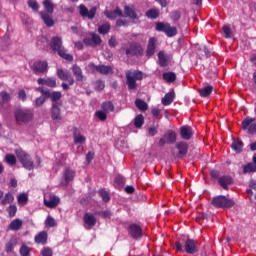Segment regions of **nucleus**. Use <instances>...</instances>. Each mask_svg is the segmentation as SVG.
I'll list each match as a JSON object with an SVG mask.
<instances>
[{
	"label": "nucleus",
	"mask_w": 256,
	"mask_h": 256,
	"mask_svg": "<svg viewBox=\"0 0 256 256\" xmlns=\"http://www.w3.org/2000/svg\"><path fill=\"white\" fill-rule=\"evenodd\" d=\"M174 100H175V92H168L162 98V105L164 106L171 105Z\"/></svg>",
	"instance_id": "30"
},
{
	"label": "nucleus",
	"mask_w": 256,
	"mask_h": 256,
	"mask_svg": "<svg viewBox=\"0 0 256 256\" xmlns=\"http://www.w3.org/2000/svg\"><path fill=\"white\" fill-rule=\"evenodd\" d=\"M48 239H49V234L47 233V231H40L34 237V243H36V245H47Z\"/></svg>",
	"instance_id": "19"
},
{
	"label": "nucleus",
	"mask_w": 256,
	"mask_h": 256,
	"mask_svg": "<svg viewBox=\"0 0 256 256\" xmlns=\"http://www.w3.org/2000/svg\"><path fill=\"white\" fill-rule=\"evenodd\" d=\"M162 79L167 81V83H175V81H177V74H175V72H164Z\"/></svg>",
	"instance_id": "32"
},
{
	"label": "nucleus",
	"mask_w": 256,
	"mask_h": 256,
	"mask_svg": "<svg viewBox=\"0 0 256 256\" xmlns=\"http://www.w3.org/2000/svg\"><path fill=\"white\" fill-rule=\"evenodd\" d=\"M80 9V15L81 17H88L89 19H95V15H97V8L93 7L90 9H87L86 5L81 4L79 6Z\"/></svg>",
	"instance_id": "14"
},
{
	"label": "nucleus",
	"mask_w": 256,
	"mask_h": 256,
	"mask_svg": "<svg viewBox=\"0 0 256 256\" xmlns=\"http://www.w3.org/2000/svg\"><path fill=\"white\" fill-rule=\"evenodd\" d=\"M96 117H98L100 121H107V112H105V110L96 111Z\"/></svg>",
	"instance_id": "55"
},
{
	"label": "nucleus",
	"mask_w": 256,
	"mask_h": 256,
	"mask_svg": "<svg viewBox=\"0 0 256 256\" xmlns=\"http://www.w3.org/2000/svg\"><path fill=\"white\" fill-rule=\"evenodd\" d=\"M126 85L129 91L137 89V80L131 75V71L126 72Z\"/></svg>",
	"instance_id": "25"
},
{
	"label": "nucleus",
	"mask_w": 256,
	"mask_h": 256,
	"mask_svg": "<svg viewBox=\"0 0 256 256\" xmlns=\"http://www.w3.org/2000/svg\"><path fill=\"white\" fill-rule=\"evenodd\" d=\"M73 138H74L75 145H83V143L87 141V138L81 135V130H79V128L77 127L73 128Z\"/></svg>",
	"instance_id": "23"
},
{
	"label": "nucleus",
	"mask_w": 256,
	"mask_h": 256,
	"mask_svg": "<svg viewBox=\"0 0 256 256\" xmlns=\"http://www.w3.org/2000/svg\"><path fill=\"white\" fill-rule=\"evenodd\" d=\"M231 148L233 149V151H235V153H241V151H243V141L241 140L233 141Z\"/></svg>",
	"instance_id": "43"
},
{
	"label": "nucleus",
	"mask_w": 256,
	"mask_h": 256,
	"mask_svg": "<svg viewBox=\"0 0 256 256\" xmlns=\"http://www.w3.org/2000/svg\"><path fill=\"white\" fill-rule=\"evenodd\" d=\"M57 77L61 81H67L68 85H75V79L73 78V76H71V74L67 70L65 71L61 68L58 69L57 70Z\"/></svg>",
	"instance_id": "13"
},
{
	"label": "nucleus",
	"mask_w": 256,
	"mask_h": 256,
	"mask_svg": "<svg viewBox=\"0 0 256 256\" xmlns=\"http://www.w3.org/2000/svg\"><path fill=\"white\" fill-rule=\"evenodd\" d=\"M45 101H46L45 97L43 96L37 97L34 101V105L35 107H42V105L45 104Z\"/></svg>",
	"instance_id": "57"
},
{
	"label": "nucleus",
	"mask_w": 256,
	"mask_h": 256,
	"mask_svg": "<svg viewBox=\"0 0 256 256\" xmlns=\"http://www.w3.org/2000/svg\"><path fill=\"white\" fill-rule=\"evenodd\" d=\"M88 67L92 71H97V73H100V75H111V74H113V66L95 65L93 63H90L88 65Z\"/></svg>",
	"instance_id": "10"
},
{
	"label": "nucleus",
	"mask_w": 256,
	"mask_h": 256,
	"mask_svg": "<svg viewBox=\"0 0 256 256\" xmlns=\"http://www.w3.org/2000/svg\"><path fill=\"white\" fill-rule=\"evenodd\" d=\"M124 13H125V17H129L130 19H139V16H137V12H135V10H133V8L129 7V6H125L124 7Z\"/></svg>",
	"instance_id": "33"
},
{
	"label": "nucleus",
	"mask_w": 256,
	"mask_h": 256,
	"mask_svg": "<svg viewBox=\"0 0 256 256\" xmlns=\"http://www.w3.org/2000/svg\"><path fill=\"white\" fill-rule=\"evenodd\" d=\"M42 256H53V250L49 247H44L41 251Z\"/></svg>",
	"instance_id": "62"
},
{
	"label": "nucleus",
	"mask_w": 256,
	"mask_h": 256,
	"mask_svg": "<svg viewBox=\"0 0 256 256\" xmlns=\"http://www.w3.org/2000/svg\"><path fill=\"white\" fill-rule=\"evenodd\" d=\"M42 4L44 5L46 13L53 15V11H55V5H53V2H51V0H44Z\"/></svg>",
	"instance_id": "35"
},
{
	"label": "nucleus",
	"mask_w": 256,
	"mask_h": 256,
	"mask_svg": "<svg viewBox=\"0 0 256 256\" xmlns=\"http://www.w3.org/2000/svg\"><path fill=\"white\" fill-rule=\"evenodd\" d=\"M180 137L184 139V141H189L191 137H193V128L188 125H184L180 128Z\"/></svg>",
	"instance_id": "18"
},
{
	"label": "nucleus",
	"mask_w": 256,
	"mask_h": 256,
	"mask_svg": "<svg viewBox=\"0 0 256 256\" xmlns=\"http://www.w3.org/2000/svg\"><path fill=\"white\" fill-rule=\"evenodd\" d=\"M39 15L42 21L44 22V24L46 25V27H53L55 25V20H53V17L51 16V14L45 11H41L39 12Z\"/></svg>",
	"instance_id": "24"
},
{
	"label": "nucleus",
	"mask_w": 256,
	"mask_h": 256,
	"mask_svg": "<svg viewBox=\"0 0 256 256\" xmlns=\"http://www.w3.org/2000/svg\"><path fill=\"white\" fill-rule=\"evenodd\" d=\"M211 204L216 209H231L235 206V201L227 198V196L219 195L212 198Z\"/></svg>",
	"instance_id": "3"
},
{
	"label": "nucleus",
	"mask_w": 256,
	"mask_h": 256,
	"mask_svg": "<svg viewBox=\"0 0 256 256\" xmlns=\"http://www.w3.org/2000/svg\"><path fill=\"white\" fill-rule=\"evenodd\" d=\"M222 31H223L226 39H231V27H229V25H224L222 27Z\"/></svg>",
	"instance_id": "58"
},
{
	"label": "nucleus",
	"mask_w": 256,
	"mask_h": 256,
	"mask_svg": "<svg viewBox=\"0 0 256 256\" xmlns=\"http://www.w3.org/2000/svg\"><path fill=\"white\" fill-rule=\"evenodd\" d=\"M200 97H209L213 93V86L208 85L202 89H198Z\"/></svg>",
	"instance_id": "34"
},
{
	"label": "nucleus",
	"mask_w": 256,
	"mask_h": 256,
	"mask_svg": "<svg viewBox=\"0 0 256 256\" xmlns=\"http://www.w3.org/2000/svg\"><path fill=\"white\" fill-rule=\"evenodd\" d=\"M131 75L136 81H143V72L139 70L131 71Z\"/></svg>",
	"instance_id": "53"
},
{
	"label": "nucleus",
	"mask_w": 256,
	"mask_h": 256,
	"mask_svg": "<svg viewBox=\"0 0 256 256\" xmlns=\"http://www.w3.org/2000/svg\"><path fill=\"white\" fill-rule=\"evenodd\" d=\"M5 161L8 165H17V157L13 154H6Z\"/></svg>",
	"instance_id": "45"
},
{
	"label": "nucleus",
	"mask_w": 256,
	"mask_h": 256,
	"mask_svg": "<svg viewBox=\"0 0 256 256\" xmlns=\"http://www.w3.org/2000/svg\"><path fill=\"white\" fill-rule=\"evenodd\" d=\"M16 156L18 157L24 169H27V171H33L35 169V164L33 163V159H31V156L27 154V152L23 151L22 149H17Z\"/></svg>",
	"instance_id": "4"
},
{
	"label": "nucleus",
	"mask_w": 256,
	"mask_h": 256,
	"mask_svg": "<svg viewBox=\"0 0 256 256\" xmlns=\"http://www.w3.org/2000/svg\"><path fill=\"white\" fill-rule=\"evenodd\" d=\"M158 61L160 67H167V65H169V60L167 59L165 53H163L162 51L158 53Z\"/></svg>",
	"instance_id": "37"
},
{
	"label": "nucleus",
	"mask_w": 256,
	"mask_h": 256,
	"mask_svg": "<svg viewBox=\"0 0 256 256\" xmlns=\"http://www.w3.org/2000/svg\"><path fill=\"white\" fill-rule=\"evenodd\" d=\"M28 201H29V196H27V194L22 193L18 196L19 205H27Z\"/></svg>",
	"instance_id": "51"
},
{
	"label": "nucleus",
	"mask_w": 256,
	"mask_h": 256,
	"mask_svg": "<svg viewBox=\"0 0 256 256\" xmlns=\"http://www.w3.org/2000/svg\"><path fill=\"white\" fill-rule=\"evenodd\" d=\"M175 247L178 253H187L188 255L199 253V242L195 239H179L175 242Z\"/></svg>",
	"instance_id": "1"
},
{
	"label": "nucleus",
	"mask_w": 256,
	"mask_h": 256,
	"mask_svg": "<svg viewBox=\"0 0 256 256\" xmlns=\"http://www.w3.org/2000/svg\"><path fill=\"white\" fill-rule=\"evenodd\" d=\"M50 49L57 53L61 59L65 61H73V54H67V49L63 46V39L59 36H54L50 40Z\"/></svg>",
	"instance_id": "2"
},
{
	"label": "nucleus",
	"mask_w": 256,
	"mask_h": 256,
	"mask_svg": "<svg viewBox=\"0 0 256 256\" xmlns=\"http://www.w3.org/2000/svg\"><path fill=\"white\" fill-rule=\"evenodd\" d=\"M23 227V220L16 218L10 222L8 225L9 231H19Z\"/></svg>",
	"instance_id": "28"
},
{
	"label": "nucleus",
	"mask_w": 256,
	"mask_h": 256,
	"mask_svg": "<svg viewBox=\"0 0 256 256\" xmlns=\"http://www.w3.org/2000/svg\"><path fill=\"white\" fill-rule=\"evenodd\" d=\"M30 69L35 75H43L48 73L49 63L46 60L36 61L30 66Z\"/></svg>",
	"instance_id": "7"
},
{
	"label": "nucleus",
	"mask_w": 256,
	"mask_h": 256,
	"mask_svg": "<svg viewBox=\"0 0 256 256\" xmlns=\"http://www.w3.org/2000/svg\"><path fill=\"white\" fill-rule=\"evenodd\" d=\"M256 165L249 163L243 167V173H255Z\"/></svg>",
	"instance_id": "49"
},
{
	"label": "nucleus",
	"mask_w": 256,
	"mask_h": 256,
	"mask_svg": "<svg viewBox=\"0 0 256 256\" xmlns=\"http://www.w3.org/2000/svg\"><path fill=\"white\" fill-rule=\"evenodd\" d=\"M109 31H111V24H109V22H106L98 27V33H100V35H107Z\"/></svg>",
	"instance_id": "42"
},
{
	"label": "nucleus",
	"mask_w": 256,
	"mask_h": 256,
	"mask_svg": "<svg viewBox=\"0 0 256 256\" xmlns=\"http://www.w3.org/2000/svg\"><path fill=\"white\" fill-rule=\"evenodd\" d=\"M19 253L21 256H31V248L24 244L20 247Z\"/></svg>",
	"instance_id": "46"
},
{
	"label": "nucleus",
	"mask_w": 256,
	"mask_h": 256,
	"mask_svg": "<svg viewBox=\"0 0 256 256\" xmlns=\"http://www.w3.org/2000/svg\"><path fill=\"white\" fill-rule=\"evenodd\" d=\"M61 105L62 104H51V119L53 121H61Z\"/></svg>",
	"instance_id": "20"
},
{
	"label": "nucleus",
	"mask_w": 256,
	"mask_h": 256,
	"mask_svg": "<svg viewBox=\"0 0 256 256\" xmlns=\"http://www.w3.org/2000/svg\"><path fill=\"white\" fill-rule=\"evenodd\" d=\"M255 121V118L246 117L241 123L243 131H248L249 135L256 133Z\"/></svg>",
	"instance_id": "8"
},
{
	"label": "nucleus",
	"mask_w": 256,
	"mask_h": 256,
	"mask_svg": "<svg viewBox=\"0 0 256 256\" xmlns=\"http://www.w3.org/2000/svg\"><path fill=\"white\" fill-rule=\"evenodd\" d=\"M0 97H2L3 103H9V101H11V95H9V93L6 91H2L0 93Z\"/></svg>",
	"instance_id": "60"
},
{
	"label": "nucleus",
	"mask_w": 256,
	"mask_h": 256,
	"mask_svg": "<svg viewBox=\"0 0 256 256\" xmlns=\"http://www.w3.org/2000/svg\"><path fill=\"white\" fill-rule=\"evenodd\" d=\"M73 179H75V171L67 168L64 171V180H65L66 185H69V183H71V181H73Z\"/></svg>",
	"instance_id": "31"
},
{
	"label": "nucleus",
	"mask_w": 256,
	"mask_h": 256,
	"mask_svg": "<svg viewBox=\"0 0 256 256\" xmlns=\"http://www.w3.org/2000/svg\"><path fill=\"white\" fill-rule=\"evenodd\" d=\"M72 73L79 83H82V81H85V75H83V69L79 67V65L74 64L72 65Z\"/></svg>",
	"instance_id": "22"
},
{
	"label": "nucleus",
	"mask_w": 256,
	"mask_h": 256,
	"mask_svg": "<svg viewBox=\"0 0 256 256\" xmlns=\"http://www.w3.org/2000/svg\"><path fill=\"white\" fill-rule=\"evenodd\" d=\"M144 124L145 117H143V114L137 115L134 119V127H136V129H141V127H143Z\"/></svg>",
	"instance_id": "38"
},
{
	"label": "nucleus",
	"mask_w": 256,
	"mask_h": 256,
	"mask_svg": "<svg viewBox=\"0 0 256 256\" xmlns=\"http://www.w3.org/2000/svg\"><path fill=\"white\" fill-rule=\"evenodd\" d=\"M155 29L159 33H165L168 37H175L177 35V27L171 26L169 22H158Z\"/></svg>",
	"instance_id": "5"
},
{
	"label": "nucleus",
	"mask_w": 256,
	"mask_h": 256,
	"mask_svg": "<svg viewBox=\"0 0 256 256\" xmlns=\"http://www.w3.org/2000/svg\"><path fill=\"white\" fill-rule=\"evenodd\" d=\"M61 202V199H59L58 196H51L49 200L44 199V205L48 207V209H55L57 205Z\"/></svg>",
	"instance_id": "27"
},
{
	"label": "nucleus",
	"mask_w": 256,
	"mask_h": 256,
	"mask_svg": "<svg viewBox=\"0 0 256 256\" xmlns=\"http://www.w3.org/2000/svg\"><path fill=\"white\" fill-rule=\"evenodd\" d=\"M100 217H102V219H111V211L106 210V211H102L99 212Z\"/></svg>",
	"instance_id": "64"
},
{
	"label": "nucleus",
	"mask_w": 256,
	"mask_h": 256,
	"mask_svg": "<svg viewBox=\"0 0 256 256\" xmlns=\"http://www.w3.org/2000/svg\"><path fill=\"white\" fill-rule=\"evenodd\" d=\"M157 129H158V126H152V127L148 128V135L150 137H155V135H157V133H158Z\"/></svg>",
	"instance_id": "63"
},
{
	"label": "nucleus",
	"mask_w": 256,
	"mask_h": 256,
	"mask_svg": "<svg viewBox=\"0 0 256 256\" xmlns=\"http://www.w3.org/2000/svg\"><path fill=\"white\" fill-rule=\"evenodd\" d=\"M135 106L137 107V109H139V111H147V109H149V105L147 104V102L142 99H136Z\"/></svg>",
	"instance_id": "39"
},
{
	"label": "nucleus",
	"mask_w": 256,
	"mask_h": 256,
	"mask_svg": "<svg viewBox=\"0 0 256 256\" xmlns=\"http://www.w3.org/2000/svg\"><path fill=\"white\" fill-rule=\"evenodd\" d=\"M114 182L118 187H123V185H125V177L118 175L115 177Z\"/></svg>",
	"instance_id": "54"
},
{
	"label": "nucleus",
	"mask_w": 256,
	"mask_h": 256,
	"mask_svg": "<svg viewBox=\"0 0 256 256\" xmlns=\"http://www.w3.org/2000/svg\"><path fill=\"white\" fill-rule=\"evenodd\" d=\"M146 17L148 19H157L159 17V11L157 9H149L146 12Z\"/></svg>",
	"instance_id": "47"
},
{
	"label": "nucleus",
	"mask_w": 256,
	"mask_h": 256,
	"mask_svg": "<svg viewBox=\"0 0 256 256\" xmlns=\"http://www.w3.org/2000/svg\"><path fill=\"white\" fill-rule=\"evenodd\" d=\"M9 217L13 218L17 215V206L16 205H10L7 209H6Z\"/></svg>",
	"instance_id": "50"
},
{
	"label": "nucleus",
	"mask_w": 256,
	"mask_h": 256,
	"mask_svg": "<svg viewBox=\"0 0 256 256\" xmlns=\"http://www.w3.org/2000/svg\"><path fill=\"white\" fill-rule=\"evenodd\" d=\"M83 222L88 227H95L97 225V218L89 212L85 213L83 216Z\"/></svg>",
	"instance_id": "26"
},
{
	"label": "nucleus",
	"mask_w": 256,
	"mask_h": 256,
	"mask_svg": "<svg viewBox=\"0 0 256 256\" xmlns=\"http://www.w3.org/2000/svg\"><path fill=\"white\" fill-rule=\"evenodd\" d=\"M128 233L132 239H135V241L143 237V229L138 224H130L128 226Z\"/></svg>",
	"instance_id": "11"
},
{
	"label": "nucleus",
	"mask_w": 256,
	"mask_h": 256,
	"mask_svg": "<svg viewBox=\"0 0 256 256\" xmlns=\"http://www.w3.org/2000/svg\"><path fill=\"white\" fill-rule=\"evenodd\" d=\"M170 18L175 22L181 19V12L179 10H175L171 13Z\"/></svg>",
	"instance_id": "56"
},
{
	"label": "nucleus",
	"mask_w": 256,
	"mask_h": 256,
	"mask_svg": "<svg viewBox=\"0 0 256 256\" xmlns=\"http://www.w3.org/2000/svg\"><path fill=\"white\" fill-rule=\"evenodd\" d=\"M156 43H157V38L155 37L149 38L147 49H146V57H148V59H151V57L155 55Z\"/></svg>",
	"instance_id": "17"
},
{
	"label": "nucleus",
	"mask_w": 256,
	"mask_h": 256,
	"mask_svg": "<svg viewBox=\"0 0 256 256\" xmlns=\"http://www.w3.org/2000/svg\"><path fill=\"white\" fill-rule=\"evenodd\" d=\"M218 184L225 191H229V185H233V177L229 175H223L218 178Z\"/></svg>",
	"instance_id": "16"
},
{
	"label": "nucleus",
	"mask_w": 256,
	"mask_h": 256,
	"mask_svg": "<svg viewBox=\"0 0 256 256\" xmlns=\"http://www.w3.org/2000/svg\"><path fill=\"white\" fill-rule=\"evenodd\" d=\"M48 99L52 102V105H63V102H61V97H63V94H61L60 91H49L46 95Z\"/></svg>",
	"instance_id": "15"
},
{
	"label": "nucleus",
	"mask_w": 256,
	"mask_h": 256,
	"mask_svg": "<svg viewBox=\"0 0 256 256\" xmlns=\"http://www.w3.org/2000/svg\"><path fill=\"white\" fill-rule=\"evenodd\" d=\"M98 193L104 203H109V201H111V196H109V192H107L105 189H100Z\"/></svg>",
	"instance_id": "44"
},
{
	"label": "nucleus",
	"mask_w": 256,
	"mask_h": 256,
	"mask_svg": "<svg viewBox=\"0 0 256 256\" xmlns=\"http://www.w3.org/2000/svg\"><path fill=\"white\" fill-rule=\"evenodd\" d=\"M15 201V197L11 193H6L3 197V199L0 202V205H10V203H13Z\"/></svg>",
	"instance_id": "40"
},
{
	"label": "nucleus",
	"mask_w": 256,
	"mask_h": 256,
	"mask_svg": "<svg viewBox=\"0 0 256 256\" xmlns=\"http://www.w3.org/2000/svg\"><path fill=\"white\" fill-rule=\"evenodd\" d=\"M164 138H166L168 145H173V143L177 141V133L173 130H168L167 133L164 134Z\"/></svg>",
	"instance_id": "29"
},
{
	"label": "nucleus",
	"mask_w": 256,
	"mask_h": 256,
	"mask_svg": "<svg viewBox=\"0 0 256 256\" xmlns=\"http://www.w3.org/2000/svg\"><path fill=\"white\" fill-rule=\"evenodd\" d=\"M16 121H21V123H29L33 121V110L31 109H18L14 113Z\"/></svg>",
	"instance_id": "6"
},
{
	"label": "nucleus",
	"mask_w": 256,
	"mask_h": 256,
	"mask_svg": "<svg viewBox=\"0 0 256 256\" xmlns=\"http://www.w3.org/2000/svg\"><path fill=\"white\" fill-rule=\"evenodd\" d=\"M126 55H131L132 57H141L143 55V46L137 42L131 43L126 49Z\"/></svg>",
	"instance_id": "9"
},
{
	"label": "nucleus",
	"mask_w": 256,
	"mask_h": 256,
	"mask_svg": "<svg viewBox=\"0 0 256 256\" xmlns=\"http://www.w3.org/2000/svg\"><path fill=\"white\" fill-rule=\"evenodd\" d=\"M101 109L106 113H109V111L113 112L115 111V105L111 101L103 102L101 105Z\"/></svg>",
	"instance_id": "41"
},
{
	"label": "nucleus",
	"mask_w": 256,
	"mask_h": 256,
	"mask_svg": "<svg viewBox=\"0 0 256 256\" xmlns=\"http://www.w3.org/2000/svg\"><path fill=\"white\" fill-rule=\"evenodd\" d=\"M91 38H92V43L94 47H97V45H101L102 43L101 36H99L98 34L92 33Z\"/></svg>",
	"instance_id": "52"
},
{
	"label": "nucleus",
	"mask_w": 256,
	"mask_h": 256,
	"mask_svg": "<svg viewBox=\"0 0 256 256\" xmlns=\"http://www.w3.org/2000/svg\"><path fill=\"white\" fill-rule=\"evenodd\" d=\"M28 6L33 11H39V4L35 0H28Z\"/></svg>",
	"instance_id": "59"
},
{
	"label": "nucleus",
	"mask_w": 256,
	"mask_h": 256,
	"mask_svg": "<svg viewBox=\"0 0 256 256\" xmlns=\"http://www.w3.org/2000/svg\"><path fill=\"white\" fill-rule=\"evenodd\" d=\"M17 246V240L15 238L10 239L5 245L6 253H13V249Z\"/></svg>",
	"instance_id": "36"
},
{
	"label": "nucleus",
	"mask_w": 256,
	"mask_h": 256,
	"mask_svg": "<svg viewBox=\"0 0 256 256\" xmlns=\"http://www.w3.org/2000/svg\"><path fill=\"white\" fill-rule=\"evenodd\" d=\"M176 149L178 150V153L176 154L177 159H183V157L187 156V153L189 151V144L185 141H180L176 143Z\"/></svg>",
	"instance_id": "12"
},
{
	"label": "nucleus",
	"mask_w": 256,
	"mask_h": 256,
	"mask_svg": "<svg viewBox=\"0 0 256 256\" xmlns=\"http://www.w3.org/2000/svg\"><path fill=\"white\" fill-rule=\"evenodd\" d=\"M38 85H46V87H50L51 89H55L57 87V79L55 78H38L37 79Z\"/></svg>",
	"instance_id": "21"
},
{
	"label": "nucleus",
	"mask_w": 256,
	"mask_h": 256,
	"mask_svg": "<svg viewBox=\"0 0 256 256\" xmlns=\"http://www.w3.org/2000/svg\"><path fill=\"white\" fill-rule=\"evenodd\" d=\"M45 226L46 227H57V221H55V218H53V216L48 215L45 220Z\"/></svg>",
	"instance_id": "48"
},
{
	"label": "nucleus",
	"mask_w": 256,
	"mask_h": 256,
	"mask_svg": "<svg viewBox=\"0 0 256 256\" xmlns=\"http://www.w3.org/2000/svg\"><path fill=\"white\" fill-rule=\"evenodd\" d=\"M95 89L96 91H103V89H105V82H103L102 80H98L95 83Z\"/></svg>",
	"instance_id": "61"
}]
</instances>
